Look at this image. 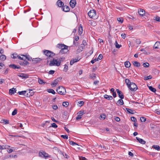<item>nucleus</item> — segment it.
<instances>
[{"mask_svg": "<svg viewBox=\"0 0 160 160\" xmlns=\"http://www.w3.org/2000/svg\"><path fill=\"white\" fill-rule=\"evenodd\" d=\"M57 47L60 49L59 53L63 54L67 53L68 51V46L62 44H58L57 45Z\"/></svg>", "mask_w": 160, "mask_h": 160, "instance_id": "f257e3e1", "label": "nucleus"}, {"mask_svg": "<svg viewBox=\"0 0 160 160\" xmlns=\"http://www.w3.org/2000/svg\"><path fill=\"white\" fill-rule=\"evenodd\" d=\"M62 61V58H60L57 59H54L50 61L49 65L50 66H59L60 65Z\"/></svg>", "mask_w": 160, "mask_h": 160, "instance_id": "f03ea898", "label": "nucleus"}, {"mask_svg": "<svg viewBox=\"0 0 160 160\" xmlns=\"http://www.w3.org/2000/svg\"><path fill=\"white\" fill-rule=\"evenodd\" d=\"M89 16L91 18L95 19L98 18V16L96 14V11L94 9L90 10L88 12Z\"/></svg>", "mask_w": 160, "mask_h": 160, "instance_id": "7ed1b4c3", "label": "nucleus"}, {"mask_svg": "<svg viewBox=\"0 0 160 160\" xmlns=\"http://www.w3.org/2000/svg\"><path fill=\"white\" fill-rule=\"evenodd\" d=\"M57 91L60 94L65 95L66 90L65 88L62 86H59L57 89Z\"/></svg>", "mask_w": 160, "mask_h": 160, "instance_id": "20e7f679", "label": "nucleus"}, {"mask_svg": "<svg viewBox=\"0 0 160 160\" xmlns=\"http://www.w3.org/2000/svg\"><path fill=\"white\" fill-rule=\"evenodd\" d=\"M43 52L47 57H52L55 55V54L50 51L44 50Z\"/></svg>", "mask_w": 160, "mask_h": 160, "instance_id": "39448f33", "label": "nucleus"}, {"mask_svg": "<svg viewBox=\"0 0 160 160\" xmlns=\"http://www.w3.org/2000/svg\"><path fill=\"white\" fill-rule=\"evenodd\" d=\"M39 156L42 158H46L50 157V156L48 154L43 151L39 152Z\"/></svg>", "mask_w": 160, "mask_h": 160, "instance_id": "423d86ee", "label": "nucleus"}, {"mask_svg": "<svg viewBox=\"0 0 160 160\" xmlns=\"http://www.w3.org/2000/svg\"><path fill=\"white\" fill-rule=\"evenodd\" d=\"M128 88L132 91H136L138 89L137 85L133 82H132Z\"/></svg>", "mask_w": 160, "mask_h": 160, "instance_id": "0eeeda50", "label": "nucleus"}, {"mask_svg": "<svg viewBox=\"0 0 160 160\" xmlns=\"http://www.w3.org/2000/svg\"><path fill=\"white\" fill-rule=\"evenodd\" d=\"M18 76L21 78L22 79L27 78L29 77V75L27 74L20 73L18 74Z\"/></svg>", "mask_w": 160, "mask_h": 160, "instance_id": "6e6552de", "label": "nucleus"}, {"mask_svg": "<svg viewBox=\"0 0 160 160\" xmlns=\"http://www.w3.org/2000/svg\"><path fill=\"white\" fill-rule=\"evenodd\" d=\"M80 60V58H75L72 59L70 62V64L72 65L74 63L78 62Z\"/></svg>", "mask_w": 160, "mask_h": 160, "instance_id": "1a4fd4ad", "label": "nucleus"}, {"mask_svg": "<svg viewBox=\"0 0 160 160\" xmlns=\"http://www.w3.org/2000/svg\"><path fill=\"white\" fill-rule=\"evenodd\" d=\"M84 113L83 111H81L78 113V115L76 118V119L78 120H80L82 117V115L84 114Z\"/></svg>", "mask_w": 160, "mask_h": 160, "instance_id": "9d476101", "label": "nucleus"}, {"mask_svg": "<svg viewBox=\"0 0 160 160\" xmlns=\"http://www.w3.org/2000/svg\"><path fill=\"white\" fill-rule=\"evenodd\" d=\"M85 46V44L84 43H82L78 47V49H77V51L78 52H80L82 51L83 49L84 48Z\"/></svg>", "mask_w": 160, "mask_h": 160, "instance_id": "9b49d317", "label": "nucleus"}, {"mask_svg": "<svg viewBox=\"0 0 160 160\" xmlns=\"http://www.w3.org/2000/svg\"><path fill=\"white\" fill-rule=\"evenodd\" d=\"M76 4V0H71L70 2V4L72 8H74Z\"/></svg>", "mask_w": 160, "mask_h": 160, "instance_id": "f8f14e48", "label": "nucleus"}, {"mask_svg": "<svg viewBox=\"0 0 160 160\" xmlns=\"http://www.w3.org/2000/svg\"><path fill=\"white\" fill-rule=\"evenodd\" d=\"M136 138L138 141L140 143L144 144L146 143V141L143 139L140 138L138 137H136Z\"/></svg>", "mask_w": 160, "mask_h": 160, "instance_id": "ddd939ff", "label": "nucleus"}, {"mask_svg": "<svg viewBox=\"0 0 160 160\" xmlns=\"http://www.w3.org/2000/svg\"><path fill=\"white\" fill-rule=\"evenodd\" d=\"M58 82L59 80L58 79H56L51 84V86L52 87H55L58 84Z\"/></svg>", "mask_w": 160, "mask_h": 160, "instance_id": "4468645a", "label": "nucleus"}, {"mask_svg": "<svg viewBox=\"0 0 160 160\" xmlns=\"http://www.w3.org/2000/svg\"><path fill=\"white\" fill-rule=\"evenodd\" d=\"M27 91H23L21 92H19L18 93L20 95H23L26 97L28 96V94L26 93Z\"/></svg>", "mask_w": 160, "mask_h": 160, "instance_id": "2eb2a0df", "label": "nucleus"}, {"mask_svg": "<svg viewBox=\"0 0 160 160\" xmlns=\"http://www.w3.org/2000/svg\"><path fill=\"white\" fill-rule=\"evenodd\" d=\"M116 91L119 97L121 99H123L124 98V96L122 93L121 91H120L118 89H117Z\"/></svg>", "mask_w": 160, "mask_h": 160, "instance_id": "dca6fc26", "label": "nucleus"}, {"mask_svg": "<svg viewBox=\"0 0 160 160\" xmlns=\"http://www.w3.org/2000/svg\"><path fill=\"white\" fill-rule=\"evenodd\" d=\"M154 48L155 49H158L160 48V42H157L154 46Z\"/></svg>", "mask_w": 160, "mask_h": 160, "instance_id": "f3484780", "label": "nucleus"}, {"mask_svg": "<svg viewBox=\"0 0 160 160\" xmlns=\"http://www.w3.org/2000/svg\"><path fill=\"white\" fill-rule=\"evenodd\" d=\"M139 14L141 16H143L145 13V11L143 9H140L138 11Z\"/></svg>", "mask_w": 160, "mask_h": 160, "instance_id": "a211bd4d", "label": "nucleus"}, {"mask_svg": "<svg viewBox=\"0 0 160 160\" xmlns=\"http://www.w3.org/2000/svg\"><path fill=\"white\" fill-rule=\"evenodd\" d=\"M41 60H42L40 58H33L32 60V61L33 62V63H36L39 62Z\"/></svg>", "mask_w": 160, "mask_h": 160, "instance_id": "6ab92c4d", "label": "nucleus"}, {"mask_svg": "<svg viewBox=\"0 0 160 160\" xmlns=\"http://www.w3.org/2000/svg\"><path fill=\"white\" fill-rule=\"evenodd\" d=\"M63 10L65 12H67L69 11L70 9L68 6L65 5L63 7Z\"/></svg>", "mask_w": 160, "mask_h": 160, "instance_id": "aec40b11", "label": "nucleus"}, {"mask_svg": "<svg viewBox=\"0 0 160 160\" xmlns=\"http://www.w3.org/2000/svg\"><path fill=\"white\" fill-rule=\"evenodd\" d=\"M123 104V102L122 99L119 100L117 102V104L118 106L122 105Z\"/></svg>", "mask_w": 160, "mask_h": 160, "instance_id": "412c9836", "label": "nucleus"}, {"mask_svg": "<svg viewBox=\"0 0 160 160\" xmlns=\"http://www.w3.org/2000/svg\"><path fill=\"white\" fill-rule=\"evenodd\" d=\"M125 82L128 87L130 86V85L132 83V82H130V80L128 79V78H127L125 79Z\"/></svg>", "mask_w": 160, "mask_h": 160, "instance_id": "4be33fe9", "label": "nucleus"}, {"mask_svg": "<svg viewBox=\"0 0 160 160\" xmlns=\"http://www.w3.org/2000/svg\"><path fill=\"white\" fill-rule=\"evenodd\" d=\"M133 65L135 67H140V63L137 61H134L133 62Z\"/></svg>", "mask_w": 160, "mask_h": 160, "instance_id": "5701e85b", "label": "nucleus"}, {"mask_svg": "<svg viewBox=\"0 0 160 160\" xmlns=\"http://www.w3.org/2000/svg\"><path fill=\"white\" fill-rule=\"evenodd\" d=\"M104 98L108 100H112L113 98L111 96H109L107 95H104Z\"/></svg>", "mask_w": 160, "mask_h": 160, "instance_id": "b1692460", "label": "nucleus"}, {"mask_svg": "<svg viewBox=\"0 0 160 160\" xmlns=\"http://www.w3.org/2000/svg\"><path fill=\"white\" fill-rule=\"evenodd\" d=\"M57 4L59 7H61L63 5V3L60 0H58L57 2Z\"/></svg>", "mask_w": 160, "mask_h": 160, "instance_id": "393cba45", "label": "nucleus"}, {"mask_svg": "<svg viewBox=\"0 0 160 160\" xmlns=\"http://www.w3.org/2000/svg\"><path fill=\"white\" fill-rule=\"evenodd\" d=\"M125 67L127 68H129L131 66V64L129 62L126 61L124 62Z\"/></svg>", "mask_w": 160, "mask_h": 160, "instance_id": "a878e982", "label": "nucleus"}, {"mask_svg": "<svg viewBox=\"0 0 160 160\" xmlns=\"http://www.w3.org/2000/svg\"><path fill=\"white\" fill-rule=\"evenodd\" d=\"M83 31V28L81 26L78 27V33L79 35H81Z\"/></svg>", "mask_w": 160, "mask_h": 160, "instance_id": "bb28decb", "label": "nucleus"}, {"mask_svg": "<svg viewBox=\"0 0 160 160\" xmlns=\"http://www.w3.org/2000/svg\"><path fill=\"white\" fill-rule=\"evenodd\" d=\"M152 148H153L154 149H155L158 150L159 151L160 150V147L157 145H153L152 146Z\"/></svg>", "mask_w": 160, "mask_h": 160, "instance_id": "cd10ccee", "label": "nucleus"}, {"mask_svg": "<svg viewBox=\"0 0 160 160\" xmlns=\"http://www.w3.org/2000/svg\"><path fill=\"white\" fill-rule=\"evenodd\" d=\"M6 56L2 54L0 55V59L2 61H4L6 60Z\"/></svg>", "mask_w": 160, "mask_h": 160, "instance_id": "c85d7f7f", "label": "nucleus"}, {"mask_svg": "<svg viewBox=\"0 0 160 160\" xmlns=\"http://www.w3.org/2000/svg\"><path fill=\"white\" fill-rule=\"evenodd\" d=\"M16 92L15 89L13 88L12 89H11L9 90V93L11 94H14V92Z\"/></svg>", "mask_w": 160, "mask_h": 160, "instance_id": "c756f323", "label": "nucleus"}, {"mask_svg": "<svg viewBox=\"0 0 160 160\" xmlns=\"http://www.w3.org/2000/svg\"><path fill=\"white\" fill-rule=\"evenodd\" d=\"M47 91L49 93H52L53 94H54L55 93V91L53 89H48Z\"/></svg>", "mask_w": 160, "mask_h": 160, "instance_id": "7c9ffc66", "label": "nucleus"}, {"mask_svg": "<svg viewBox=\"0 0 160 160\" xmlns=\"http://www.w3.org/2000/svg\"><path fill=\"white\" fill-rule=\"evenodd\" d=\"M10 147V146H1L0 145V150L6 149V148H7L8 147Z\"/></svg>", "mask_w": 160, "mask_h": 160, "instance_id": "2f4dec72", "label": "nucleus"}, {"mask_svg": "<svg viewBox=\"0 0 160 160\" xmlns=\"http://www.w3.org/2000/svg\"><path fill=\"white\" fill-rule=\"evenodd\" d=\"M16 149V148L15 147H12L11 149H8L7 151L8 153H11L13 151V150H15Z\"/></svg>", "mask_w": 160, "mask_h": 160, "instance_id": "473e14b6", "label": "nucleus"}, {"mask_svg": "<svg viewBox=\"0 0 160 160\" xmlns=\"http://www.w3.org/2000/svg\"><path fill=\"white\" fill-rule=\"evenodd\" d=\"M38 82L40 84H44L46 83L45 82H44L43 80L40 78L38 79Z\"/></svg>", "mask_w": 160, "mask_h": 160, "instance_id": "72a5a7b5", "label": "nucleus"}, {"mask_svg": "<svg viewBox=\"0 0 160 160\" xmlns=\"http://www.w3.org/2000/svg\"><path fill=\"white\" fill-rule=\"evenodd\" d=\"M20 63L22 65H25L28 64V62L27 61L24 60L22 62H21Z\"/></svg>", "mask_w": 160, "mask_h": 160, "instance_id": "f704fd0d", "label": "nucleus"}, {"mask_svg": "<svg viewBox=\"0 0 160 160\" xmlns=\"http://www.w3.org/2000/svg\"><path fill=\"white\" fill-rule=\"evenodd\" d=\"M1 122L4 124H8L9 123V121L7 120H2L1 121Z\"/></svg>", "mask_w": 160, "mask_h": 160, "instance_id": "c9c22d12", "label": "nucleus"}, {"mask_svg": "<svg viewBox=\"0 0 160 160\" xmlns=\"http://www.w3.org/2000/svg\"><path fill=\"white\" fill-rule=\"evenodd\" d=\"M89 24L93 26H95L96 25V22L95 21L92 20L90 21Z\"/></svg>", "mask_w": 160, "mask_h": 160, "instance_id": "e433bc0d", "label": "nucleus"}, {"mask_svg": "<svg viewBox=\"0 0 160 160\" xmlns=\"http://www.w3.org/2000/svg\"><path fill=\"white\" fill-rule=\"evenodd\" d=\"M148 88L149 90L152 92H155L156 91V89L155 88H153L152 87L149 86Z\"/></svg>", "mask_w": 160, "mask_h": 160, "instance_id": "4c0bfd02", "label": "nucleus"}, {"mask_svg": "<svg viewBox=\"0 0 160 160\" xmlns=\"http://www.w3.org/2000/svg\"><path fill=\"white\" fill-rule=\"evenodd\" d=\"M70 144L73 146H79V145L75 142L72 141H69Z\"/></svg>", "mask_w": 160, "mask_h": 160, "instance_id": "58836bf2", "label": "nucleus"}, {"mask_svg": "<svg viewBox=\"0 0 160 160\" xmlns=\"http://www.w3.org/2000/svg\"><path fill=\"white\" fill-rule=\"evenodd\" d=\"M25 55H21L20 56H18V57L19 59L21 60H25Z\"/></svg>", "mask_w": 160, "mask_h": 160, "instance_id": "ea45409f", "label": "nucleus"}, {"mask_svg": "<svg viewBox=\"0 0 160 160\" xmlns=\"http://www.w3.org/2000/svg\"><path fill=\"white\" fill-rule=\"evenodd\" d=\"M126 109L127 112L133 114L134 113V110H132L130 108H126Z\"/></svg>", "mask_w": 160, "mask_h": 160, "instance_id": "a19ab883", "label": "nucleus"}, {"mask_svg": "<svg viewBox=\"0 0 160 160\" xmlns=\"http://www.w3.org/2000/svg\"><path fill=\"white\" fill-rule=\"evenodd\" d=\"M152 77L151 75H149V76L145 77L144 78V80H148L149 79L152 78Z\"/></svg>", "mask_w": 160, "mask_h": 160, "instance_id": "79ce46f5", "label": "nucleus"}, {"mask_svg": "<svg viewBox=\"0 0 160 160\" xmlns=\"http://www.w3.org/2000/svg\"><path fill=\"white\" fill-rule=\"evenodd\" d=\"M89 77L91 78H94L96 77V74L95 73H92L90 74Z\"/></svg>", "mask_w": 160, "mask_h": 160, "instance_id": "37998d69", "label": "nucleus"}, {"mask_svg": "<svg viewBox=\"0 0 160 160\" xmlns=\"http://www.w3.org/2000/svg\"><path fill=\"white\" fill-rule=\"evenodd\" d=\"M25 59H27L28 60L30 61L32 59V58L28 55H25Z\"/></svg>", "mask_w": 160, "mask_h": 160, "instance_id": "c03bdc74", "label": "nucleus"}, {"mask_svg": "<svg viewBox=\"0 0 160 160\" xmlns=\"http://www.w3.org/2000/svg\"><path fill=\"white\" fill-rule=\"evenodd\" d=\"M9 67L12 68L13 69L15 68H19L17 67V66L15 65L14 64L10 65L9 66Z\"/></svg>", "mask_w": 160, "mask_h": 160, "instance_id": "a18cd8bd", "label": "nucleus"}, {"mask_svg": "<svg viewBox=\"0 0 160 160\" xmlns=\"http://www.w3.org/2000/svg\"><path fill=\"white\" fill-rule=\"evenodd\" d=\"M143 66L144 68H148L149 66V64L148 62L144 63L143 64Z\"/></svg>", "mask_w": 160, "mask_h": 160, "instance_id": "49530a36", "label": "nucleus"}, {"mask_svg": "<svg viewBox=\"0 0 160 160\" xmlns=\"http://www.w3.org/2000/svg\"><path fill=\"white\" fill-rule=\"evenodd\" d=\"M115 45L116 47L117 48H119L122 46V45L119 44L116 41L115 42Z\"/></svg>", "mask_w": 160, "mask_h": 160, "instance_id": "de8ad7c7", "label": "nucleus"}, {"mask_svg": "<svg viewBox=\"0 0 160 160\" xmlns=\"http://www.w3.org/2000/svg\"><path fill=\"white\" fill-rule=\"evenodd\" d=\"M68 65H64V67L63 68V71L64 72H66L68 70Z\"/></svg>", "mask_w": 160, "mask_h": 160, "instance_id": "09e8293b", "label": "nucleus"}, {"mask_svg": "<svg viewBox=\"0 0 160 160\" xmlns=\"http://www.w3.org/2000/svg\"><path fill=\"white\" fill-rule=\"evenodd\" d=\"M69 105V103L68 102H63L62 103V105L63 106L67 107Z\"/></svg>", "mask_w": 160, "mask_h": 160, "instance_id": "8fccbe9b", "label": "nucleus"}, {"mask_svg": "<svg viewBox=\"0 0 160 160\" xmlns=\"http://www.w3.org/2000/svg\"><path fill=\"white\" fill-rule=\"evenodd\" d=\"M17 109H15L14 110V111L12 112V115L13 116H14L17 114Z\"/></svg>", "mask_w": 160, "mask_h": 160, "instance_id": "3c124183", "label": "nucleus"}, {"mask_svg": "<svg viewBox=\"0 0 160 160\" xmlns=\"http://www.w3.org/2000/svg\"><path fill=\"white\" fill-rule=\"evenodd\" d=\"M17 57H18V56L16 53H14L12 55L11 57L13 58H15Z\"/></svg>", "mask_w": 160, "mask_h": 160, "instance_id": "603ef678", "label": "nucleus"}, {"mask_svg": "<svg viewBox=\"0 0 160 160\" xmlns=\"http://www.w3.org/2000/svg\"><path fill=\"white\" fill-rule=\"evenodd\" d=\"M117 20L119 22H120L121 23H122L123 21V19L122 18H118Z\"/></svg>", "mask_w": 160, "mask_h": 160, "instance_id": "864d4df0", "label": "nucleus"}, {"mask_svg": "<svg viewBox=\"0 0 160 160\" xmlns=\"http://www.w3.org/2000/svg\"><path fill=\"white\" fill-rule=\"evenodd\" d=\"M140 120L142 122H145L146 121V118L145 117H141Z\"/></svg>", "mask_w": 160, "mask_h": 160, "instance_id": "5fc2aeb1", "label": "nucleus"}, {"mask_svg": "<svg viewBox=\"0 0 160 160\" xmlns=\"http://www.w3.org/2000/svg\"><path fill=\"white\" fill-rule=\"evenodd\" d=\"M106 116L104 114H102L100 117V119H105Z\"/></svg>", "mask_w": 160, "mask_h": 160, "instance_id": "6e6d98bb", "label": "nucleus"}, {"mask_svg": "<svg viewBox=\"0 0 160 160\" xmlns=\"http://www.w3.org/2000/svg\"><path fill=\"white\" fill-rule=\"evenodd\" d=\"M135 42L138 44H140L141 43V41L139 39H136L135 40Z\"/></svg>", "mask_w": 160, "mask_h": 160, "instance_id": "4d7b16f0", "label": "nucleus"}, {"mask_svg": "<svg viewBox=\"0 0 160 160\" xmlns=\"http://www.w3.org/2000/svg\"><path fill=\"white\" fill-rule=\"evenodd\" d=\"M17 156L16 155H10L8 157L9 158H17Z\"/></svg>", "mask_w": 160, "mask_h": 160, "instance_id": "13d9d810", "label": "nucleus"}, {"mask_svg": "<svg viewBox=\"0 0 160 160\" xmlns=\"http://www.w3.org/2000/svg\"><path fill=\"white\" fill-rule=\"evenodd\" d=\"M51 126L52 127L55 128H56L58 127V126L56 124L54 123H52L51 124Z\"/></svg>", "mask_w": 160, "mask_h": 160, "instance_id": "bf43d9fd", "label": "nucleus"}, {"mask_svg": "<svg viewBox=\"0 0 160 160\" xmlns=\"http://www.w3.org/2000/svg\"><path fill=\"white\" fill-rule=\"evenodd\" d=\"M78 103L80 105L79 106H81L84 104V102L82 101H79L78 102Z\"/></svg>", "mask_w": 160, "mask_h": 160, "instance_id": "052dcab7", "label": "nucleus"}, {"mask_svg": "<svg viewBox=\"0 0 160 160\" xmlns=\"http://www.w3.org/2000/svg\"><path fill=\"white\" fill-rule=\"evenodd\" d=\"M131 120L132 121L135 122L136 121V118L134 117H132L131 118Z\"/></svg>", "mask_w": 160, "mask_h": 160, "instance_id": "680f3d73", "label": "nucleus"}, {"mask_svg": "<svg viewBox=\"0 0 160 160\" xmlns=\"http://www.w3.org/2000/svg\"><path fill=\"white\" fill-rule=\"evenodd\" d=\"M52 108L54 110H57L58 108V107L57 105H54L52 106Z\"/></svg>", "mask_w": 160, "mask_h": 160, "instance_id": "e2e57ef3", "label": "nucleus"}, {"mask_svg": "<svg viewBox=\"0 0 160 160\" xmlns=\"http://www.w3.org/2000/svg\"><path fill=\"white\" fill-rule=\"evenodd\" d=\"M9 69L8 68L6 69L4 72L3 74H7L8 73Z\"/></svg>", "mask_w": 160, "mask_h": 160, "instance_id": "0e129e2a", "label": "nucleus"}, {"mask_svg": "<svg viewBox=\"0 0 160 160\" xmlns=\"http://www.w3.org/2000/svg\"><path fill=\"white\" fill-rule=\"evenodd\" d=\"M98 60V59H95L93 60H92L91 62L92 64H93L94 63L96 62Z\"/></svg>", "mask_w": 160, "mask_h": 160, "instance_id": "69168bd1", "label": "nucleus"}, {"mask_svg": "<svg viewBox=\"0 0 160 160\" xmlns=\"http://www.w3.org/2000/svg\"><path fill=\"white\" fill-rule=\"evenodd\" d=\"M155 20L157 21L160 22V17L158 16L156 17Z\"/></svg>", "mask_w": 160, "mask_h": 160, "instance_id": "338daca9", "label": "nucleus"}, {"mask_svg": "<svg viewBox=\"0 0 160 160\" xmlns=\"http://www.w3.org/2000/svg\"><path fill=\"white\" fill-rule=\"evenodd\" d=\"M80 160H86V159L84 157H79Z\"/></svg>", "mask_w": 160, "mask_h": 160, "instance_id": "774afa93", "label": "nucleus"}]
</instances>
